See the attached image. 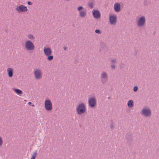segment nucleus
<instances>
[{
  "label": "nucleus",
  "instance_id": "nucleus-1",
  "mask_svg": "<svg viewBox=\"0 0 159 159\" xmlns=\"http://www.w3.org/2000/svg\"><path fill=\"white\" fill-rule=\"evenodd\" d=\"M43 52L45 55L47 57V59L48 61L52 60L53 58V56L52 55V51L49 48L44 47Z\"/></svg>",
  "mask_w": 159,
  "mask_h": 159
},
{
  "label": "nucleus",
  "instance_id": "nucleus-2",
  "mask_svg": "<svg viewBox=\"0 0 159 159\" xmlns=\"http://www.w3.org/2000/svg\"><path fill=\"white\" fill-rule=\"evenodd\" d=\"M86 111V107L83 103H81L79 104L76 108L77 112L79 115H81L84 113Z\"/></svg>",
  "mask_w": 159,
  "mask_h": 159
},
{
  "label": "nucleus",
  "instance_id": "nucleus-3",
  "mask_svg": "<svg viewBox=\"0 0 159 159\" xmlns=\"http://www.w3.org/2000/svg\"><path fill=\"white\" fill-rule=\"evenodd\" d=\"M25 47L28 51H32L34 49L35 46L34 43L30 40H27L25 43Z\"/></svg>",
  "mask_w": 159,
  "mask_h": 159
},
{
  "label": "nucleus",
  "instance_id": "nucleus-4",
  "mask_svg": "<svg viewBox=\"0 0 159 159\" xmlns=\"http://www.w3.org/2000/svg\"><path fill=\"white\" fill-rule=\"evenodd\" d=\"M44 107L47 111H51L52 109V105L51 101L48 99H46L44 102Z\"/></svg>",
  "mask_w": 159,
  "mask_h": 159
},
{
  "label": "nucleus",
  "instance_id": "nucleus-5",
  "mask_svg": "<svg viewBox=\"0 0 159 159\" xmlns=\"http://www.w3.org/2000/svg\"><path fill=\"white\" fill-rule=\"evenodd\" d=\"M15 9L17 12L20 13L26 12L28 11L27 7L23 5L17 6Z\"/></svg>",
  "mask_w": 159,
  "mask_h": 159
},
{
  "label": "nucleus",
  "instance_id": "nucleus-6",
  "mask_svg": "<svg viewBox=\"0 0 159 159\" xmlns=\"http://www.w3.org/2000/svg\"><path fill=\"white\" fill-rule=\"evenodd\" d=\"M34 73L35 78L37 80H39L42 78V73L41 70L39 69H36L34 70Z\"/></svg>",
  "mask_w": 159,
  "mask_h": 159
},
{
  "label": "nucleus",
  "instance_id": "nucleus-7",
  "mask_svg": "<svg viewBox=\"0 0 159 159\" xmlns=\"http://www.w3.org/2000/svg\"><path fill=\"white\" fill-rule=\"evenodd\" d=\"M82 6L78 7L77 8L78 11L79 12V15L81 18H85L87 15V12L86 10L82 11L83 9Z\"/></svg>",
  "mask_w": 159,
  "mask_h": 159
},
{
  "label": "nucleus",
  "instance_id": "nucleus-8",
  "mask_svg": "<svg viewBox=\"0 0 159 159\" xmlns=\"http://www.w3.org/2000/svg\"><path fill=\"white\" fill-rule=\"evenodd\" d=\"M141 114L146 116H150L151 115V111L150 108L148 107H143L142 110Z\"/></svg>",
  "mask_w": 159,
  "mask_h": 159
},
{
  "label": "nucleus",
  "instance_id": "nucleus-9",
  "mask_svg": "<svg viewBox=\"0 0 159 159\" xmlns=\"http://www.w3.org/2000/svg\"><path fill=\"white\" fill-rule=\"evenodd\" d=\"M117 22V17L116 15H111L109 16V22L111 25H115Z\"/></svg>",
  "mask_w": 159,
  "mask_h": 159
},
{
  "label": "nucleus",
  "instance_id": "nucleus-10",
  "mask_svg": "<svg viewBox=\"0 0 159 159\" xmlns=\"http://www.w3.org/2000/svg\"><path fill=\"white\" fill-rule=\"evenodd\" d=\"M89 103L90 107H94L96 104V99L93 97L90 98L89 99Z\"/></svg>",
  "mask_w": 159,
  "mask_h": 159
},
{
  "label": "nucleus",
  "instance_id": "nucleus-11",
  "mask_svg": "<svg viewBox=\"0 0 159 159\" xmlns=\"http://www.w3.org/2000/svg\"><path fill=\"white\" fill-rule=\"evenodd\" d=\"M145 19L144 17H141L137 21V25L138 26L141 27L143 26L145 23Z\"/></svg>",
  "mask_w": 159,
  "mask_h": 159
},
{
  "label": "nucleus",
  "instance_id": "nucleus-12",
  "mask_svg": "<svg viewBox=\"0 0 159 159\" xmlns=\"http://www.w3.org/2000/svg\"><path fill=\"white\" fill-rule=\"evenodd\" d=\"M107 74L105 72H103L101 75V79L103 83H105L107 80Z\"/></svg>",
  "mask_w": 159,
  "mask_h": 159
},
{
  "label": "nucleus",
  "instance_id": "nucleus-13",
  "mask_svg": "<svg viewBox=\"0 0 159 159\" xmlns=\"http://www.w3.org/2000/svg\"><path fill=\"white\" fill-rule=\"evenodd\" d=\"M93 14L94 17L96 18H99L101 16L100 13L99 11L97 10H93Z\"/></svg>",
  "mask_w": 159,
  "mask_h": 159
},
{
  "label": "nucleus",
  "instance_id": "nucleus-14",
  "mask_svg": "<svg viewBox=\"0 0 159 159\" xmlns=\"http://www.w3.org/2000/svg\"><path fill=\"white\" fill-rule=\"evenodd\" d=\"M114 9L116 12H119L120 10V5L118 2L115 3L114 5Z\"/></svg>",
  "mask_w": 159,
  "mask_h": 159
},
{
  "label": "nucleus",
  "instance_id": "nucleus-15",
  "mask_svg": "<svg viewBox=\"0 0 159 159\" xmlns=\"http://www.w3.org/2000/svg\"><path fill=\"white\" fill-rule=\"evenodd\" d=\"M7 73L9 77H11L13 76V69L12 68H9L7 69Z\"/></svg>",
  "mask_w": 159,
  "mask_h": 159
},
{
  "label": "nucleus",
  "instance_id": "nucleus-16",
  "mask_svg": "<svg viewBox=\"0 0 159 159\" xmlns=\"http://www.w3.org/2000/svg\"><path fill=\"white\" fill-rule=\"evenodd\" d=\"M14 91L16 94L20 96L22 95L23 93L22 91L18 89H14Z\"/></svg>",
  "mask_w": 159,
  "mask_h": 159
},
{
  "label": "nucleus",
  "instance_id": "nucleus-17",
  "mask_svg": "<svg viewBox=\"0 0 159 159\" xmlns=\"http://www.w3.org/2000/svg\"><path fill=\"white\" fill-rule=\"evenodd\" d=\"M127 105L129 107H132L134 106V102L132 100H129L127 102Z\"/></svg>",
  "mask_w": 159,
  "mask_h": 159
},
{
  "label": "nucleus",
  "instance_id": "nucleus-18",
  "mask_svg": "<svg viewBox=\"0 0 159 159\" xmlns=\"http://www.w3.org/2000/svg\"><path fill=\"white\" fill-rule=\"evenodd\" d=\"M27 37L28 39H29V40L32 41L33 40L35 39V37L34 35L31 34H29L27 36Z\"/></svg>",
  "mask_w": 159,
  "mask_h": 159
},
{
  "label": "nucleus",
  "instance_id": "nucleus-19",
  "mask_svg": "<svg viewBox=\"0 0 159 159\" xmlns=\"http://www.w3.org/2000/svg\"><path fill=\"white\" fill-rule=\"evenodd\" d=\"M37 152L36 151H34L31 155L30 159H35L37 155Z\"/></svg>",
  "mask_w": 159,
  "mask_h": 159
},
{
  "label": "nucleus",
  "instance_id": "nucleus-20",
  "mask_svg": "<svg viewBox=\"0 0 159 159\" xmlns=\"http://www.w3.org/2000/svg\"><path fill=\"white\" fill-rule=\"evenodd\" d=\"M3 144V140L2 138L0 136V146H2Z\"/></svg>",
  "mask_w": 159,
  "mask_h": 159
},
{
  "label": "nucleus",
  "instance_id": "nucleus-21",
  "mask_svg": "<svg viewBox=\"0 0 159 159\" xmlns=\"http://www.w3.org/2000/svg\"><path fill=\"white\" fill-rule=\"evenodd\" d=\"M89 7L91 8H92L93 7V3H90L89 4Z\"/></svg>",
  "mask_w": 159,
  "mask_h": 159
},
{
  "label": "nucleus",
  "instance_id": "nucleus-22",
  "mask_svg": "<svg viewBox=\"0 0 159 159\" xmlns=\"http://www.w3.org/2000/svg\"><path fill=\"white\" fill-rule=\"evenodd\" d=\"M134 91L136 92L138 90V87L137 86H135L134 88L133 89Z\"/></svg>",
  "mask_w": 159,
  "mask_h": 159
},
{
  "label": "nucleus",
  "instance_id": "nucleus-23",
  "mask_svg": "<svg viewBox=\"0 0 159 159\" xmlns=\"http://www.w3.org/2000/svg\"><path fill=\"white\" fill-rule=\"evenodd\" d=\"M28 103V104L29 105L31 106L32 107H34V104H32V103L31 102H29Z\"/></svg>",
  "mask_w": 159,
  "mask_h": 159
},
{
  "label": "nucleus",
  "instance_id": "nucleus-24",
  "mask_svg": "<svg viewBox=\"0 0 159 159\" xmlns=\"http://www.w3.org/2000/svg\"><path fill=\"white\" fill-rule=\"evenodd\" d=\"M95 32L96 33L99 34L100 33V31L99 30H95Z\"/></svg>",
  "mask_w": 159,
  "mask_h": 159
},
{
  "label": "nucleus",
  "instance_id": "nucleus-25",
  "mask_svg": "<svg viewBox=\"0 0 159 159\" xmlns=\"http://www.w3.org/2000/svg\"><path fill=\"white\" fill-rule=\"evenodd\" d=\"M111 67L112 69H114L115 68V65H111Z\"/></svg>",
  "mask_w": 159,
  "mask_h": 159
},
{
  "label": "nucleus",
  "instance_id": "nucleus-26",
  "mask_svg": "<svg viewBox=\"0 0 159 159\" xmlns=\"http://www.w3.org/2000/svg\"><path fill=\"white\" fill-rule=\"evenodd\" d=\"M27 4H28V5H32V3L31 2H27Z\"/></svg>",
  "mask_w": 159,
  "mask_h": 159
},
{
  "label": "nucleus",
  "instance_id": "nucleus-27",
  "mask_svg": "<svg viewBox=\"0 0 159 159\" xmlns=\"http://www.w3.org/2000/svg\"><path fill=\"white\" fill-rule=\"evenodd\" d=\"M116 61V60L115 59H113L111 60V62H115Z\"/></svg>",
  "mask_w": 159,
  "mask_h": 159
},
{
  "label": "nucleus",
  "instance_id": "nucleus-28",
  "mask_svg": "<svg viewBox=\"0 0 159 159\" xmlns=\"http://www.w3.org/2000/svg\"><path fill=\"white\" fill-rule=\"evenodd\" d=\"M110 127L111 129L113 128V125H110Z\"/></svg>",
  "mask_w": 159,
  "mask_h": 159
}]
</instances>
